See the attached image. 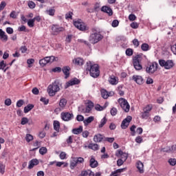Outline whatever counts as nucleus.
Here are the masks:
<instances>
[{"label":"nucleus","mask_w":176,"mask_h":176,"mask_svg":"<svg viewBox=\"0 0 176 176\" xmlns=\"http://www.w3.org/2000/svg\"><path fill=\"white\" fill-rule=\"evenodd\" d=\"M85 68L87 74H89V72L92 78H98V76H100L98 65L93 64L91 61H88L87 62Z\"/></svg>","instance_id":"f257e3e1"},{"label":"nucleus","mask_w":176,"mask_h":176,"mask_svg":"<svg viewBox=\"0 0 176 176\" xmlns=\"http://www.w3.org/2000/svg\"><path fill=\"white\" fill-rule=\"evenodd\" d=\"M47 91L50 97L56 96V93L60 91V80H56L52 84L50 85Z\"/></svg>","instance_id":"f03ea898"},{"label":"nucleus","mask_w":176,"mask_h":176,"mask_svg":"<svg viewBox=\"0 0 176 176\" xmlns=\"http://www.w3.org/2000/svg\"><path fill=\"white\" fill-rule=\"evenodd\" d=\"M104 38L101 34L99 32H95L92 34L89 37V41L90 43H92L93 45H96V43H98L100 41H101Z\"/></svg>","instance_id":"7ed1b4c3"},{"label":"nucleus","mask_w":176,"mask_h":176,"mask_svg":"<svg viewBox=\"0 0 176 176\" xmlns=\"http://www.w3.org/2000/svg\"><path fill=\"white\" fill-rule=\"evenodd\" d=\"M94 107V103L93 102L88 100L87 103V107L85 108L83 106L78 107V111L82 113H89Z\"/></svg>","instance_id":"20e7f679"},{"label":"nucleus","mask_w":176,"mask_h":176,"mask_svg":"<svg viewBox=\"0 0 176 176\" xmlns=\"http://www.w3.org/2000/svg\"><path fill=\"white\" fill-rule=\"evenodd\" d=\"M159 65L156 62H153L148 66L146 67V72L147 74H150V75H152L153 74H155L156 71H157V66Z\"/></svg>","instance_id":"39448f33"},{"label":"nucleus","mask_w":176,"mask_h":176,"mask_svg":"<svg viewBox=\"0 0 176 176\" xmlns=\"http://www.w3.org/2000/svg\"><path fill=\"white\" fill-rule=\"evenodd\" d=\"M159 64L161 67H164L165 69H171L174 67V62L171 60H160Z\"/></svg>","instance_id":"423d86ee"},{"label":"nucleus","mask_w":176,"mask_h":176,"mask_svg":"<svg viewBox=\"0 0 176 176\" xmlns=\"http://www.w3.org/2000/svg\"><path fill=\"white\" fill-rule=\"evenodd\" d=\"M118 102L121 107V108L124 111V112H129L130 111V104L129 102L126 100L124 98H120L118 100Z\"/></svg>","instance_id":"0eeeda50"},{"label":"nucleus","mask_w":176,"mask_h":176,"mask_svg":"<svg viewBox=\"0 0 176 176\" xmlns=\"http://www.w3.org/2000/svg\"><path fill=\"white\" fill-rule=\"evenodd\" d=\"M54 60H56V58L54 56H47L43 59H41L39 60V64H40L41 67H45V65H46V64H49V63H53L54 61Z\"/></svg>","instance_id":"6e6552de"},{"label":"nucleus","mask_w":176,"mask_h":176,"mask_svg":"<svg viewBox=\"0 0 176 176\" xmlns=\"http://www.w3.org/2000/svg\"><path fill=\"white\" fill-rule=\"evenodd\" d=\"M60 118L64 122H69L74 119V113L69 112H62L60 113Z\"/></svg>","instance_id":"1a4fd4ad"},{"label":"nucleus","mask_w":176,"mask_h":176,"mask_svg":"<svg viewBox=\"0 0 176 176\" xmlns=\"http://www.w3.org/2000/svg\"><path fill=\"white\" fill-rule=\"evenodd\" d=\"M138 57H140V55H138L134 57L133 58V67L136 71H141L142 69V65H141V63H140V59H138Z\"/></svg>","instance_id":"9d476101"},{"label":"nucleus","mask_w":176,"mask_h":176,"mask_svg":"<svg viewBox=\"0 0 176 176\" xmlns=\"http://www.w3.org/2000/svg\"><path fill=\"white\" fill-rule=\"evenodd\" d=\"M74 25L80 31H85L86 30V24L80 21H76L74 22Z\"/></svg>","instance_id":"9b49d317"},{"label":"nucleus","mask_w":176,"mask_h":176,"mask_svg":"<svg viewBox=\"0 0 176 176\" xmlns=\"http://www.w3.org/2000/svg\"><path fill=\"white\" fill-rule=\"evenodd\" d=\"M133 118L130 116H127L121 124V128L123 129H126V127H129V124H130V122H131V120Z\"/></svg>","instance_id":"f8f14e48"},{"label":"nucleus","mask_w":176,"mask_h":176,"mask_svg":"<svg viewBox=\"0 0 176 176\" xmlns=\"http://www.w3.org/2000/svg\"><path fill=\"white\" fill-rule=\"evenodd\" d=\"M116 156H117V157H121V160L126 162V160H127V157H129V154L126 153H123L122 150H118L116 153Z\"/></svg>","instance_id":"ddd939ff"},{"label":"nucleus","mask_w":176,"mask_h":176,"mask_svg":"<svg viewBox=\"0 0 176 176\" xmlns=\"http://www.w3.org/2000/svg\"><path fill=\"white\" fill-rule=\"evenodd\" d=\"M80 81L78 78H73L66 83L65 88L69 87V86H74L75 85H79Z\"/></svg>","instance_id":"4468645a"},{"label":"nucleus","mask_w":176,"mask_h":176,"mask_svg":"<svg viewBox=\"0 0 176 176\" xmlns=\"http://www.w3.org/2000/svg\"><path fill=\"white\" fill-rule=\"evenodd\" d=\"M64 28L63 27H60L57 25H54L52 27V30L54 34H58V32H63V31H64Z\"/></svg>","instance_id":"2eb2a0df"},{"label":"nucleus","mask_w":176,"mask_h":176,"mask_svg":"<svg viewBox=\"0 0 176 176\" xmlns=\"http://www.w3.org/2000/svg\"><path fill=\"white\" fill-rule=\"evenodd\" d=\"M132 79L136 82L138 85H142V83H144V78H142V76H133Z\"/></svg>","instance_id":"dca6fc26"},{"label":"nucleus","mask_w":176,"mask_h":176,"mask_svg":"<svg viewBox=\"0 0 176 176\" xmlns=\"http://www.w3.org/2000/svg\"><path fill=\"white\" fill-rule=\"evenodd\" d=\"M39 164V161L37 159H33L29 162L28 168H34V166H38Z\"/></svg>","instance_id":"f3484780"},{"label":"nucleus","mask_w":176,"mask_h":176,"mask_svg":"<svg viewBox=\"0 0 176 176\" xmlns=\"http://www.w3.org/2000/svg\"><path fill=\"white\" fill-rule=\"evenodd\" d=\"M62 71L64 75L65 76V79L69 77V71H71V67H69V66H64L62 68Z\"/></svg>","instance_id":"a211bd4d"},{"label":"nucleus","mask_w":176,"mask_h":176,"mask_svg":"<svg viewBox=\"0 0 176 176\" xmlns=\"http://www.w3.org/2000/svg\"><path fill=\"white\" fill-rule=\"evenodd\" d=\"M101 11L104 12V13H107L109 16H112L113 14V12H112V9L108 6H102L101 8Z\"/></svg>","instance_id":"6ab92c4d"},{"label":"nucleus","mask_w":176,"mask_h":176,"mask_svg":"<svg viewBox=\"0 0 176 176\" xmlns=\"http://www.w3.org/2000/svg\"><path fill=\"white\" fill-rule=\"evenodd\" d=\"M73 63L75 64V65H83L85 61L82 58H76L73 60Z\"/></svg>","instance_id":"aec40b11"},{"label":"nucleus","mask_w":176,"mask_h":176,"mask_svg":"<svg viewBox=\"0 0 176 176\" xmlns=\"http://www.w3.org/2000/svg\"><path fill=\"white\" fill-rule=\"evenodd\" d=\"M0 39L4 42H8V35L6 34L5 32L0 29Z\"/></svg>","instance_id":"412c9836"},{"label":"nucleus","mask_w":176,"mask_h":176,"mask_svg":"<svg viewBox=\"0 0 176 176\" xmlns=\"http://www.w3.org/2000/svg\"><path fill=\"white\" fill-rule=\"evenodd\" d=\"M59 107L61 108V109H65V107H67V99H60L59 102Z\"/></svg>","instance_id":"4be33fe9"},{"label":"nucleus","mask_w":176,"mask_h":176,"mask_svg":"<svg viewBox=\"0 0 176 176\" xmlns=\"http://www.w3.org/2000/svg\"><path fill=\"white\" fill-rule=\"evenodd\" d=\"M89 166L92 168H96V167L98 166V162L96 161L94 158H91V160H89Z\"/></svg>","instance_id":"5701e85b"},{"label":"nucleus","mask_w":176,"mask_h":176,"mask_svg":"<svg viewBox=\"0 0 176 176\" xmlns=\"http://www.w3.org/2000/svg\"><path fill=\"white\" fill-rule=\"evenodd\" d=\"M137 168L139 170L140 174L144 173V164H142L141 161L137 162Z\"/></svg>","instance_id":"b1692460"},{"label":"nucleus","mask_w":176,"mask_h":176,"mask_svg":"<svg viewBox=\"0 0 176 176\" xmlns=\"http://www.w3.org/2000/svg\"><path fill=\"white\" fill-rule=\"evenodd\" d=\"M82 131H83V126H80L78 128L72 129V133H73V134L78 135V134H80Z\"/></svg>","instance_id":"393cba45"},{"label":"nucleus","mask_w":176,"mask_h":176,"mask_svg":"<svg viewBox=\"0 0 176 176\" xmlns=\"http://www.w3.org/2000/svg\"><path fill=\"white\" fill-rule=\"evenodd\" d=\"M109 82L110 83V85H118V81L115 76H111L109 79Z\"/></svg>","instance_id":"a878e982"},{"label":"nucleus","mask_w":176,"mask_h":176,"mask_svg":"<svg viewBox=\"0 0 176 176\" xmlns=\"http://www.w3.org/2000/svg\"><path fill=\"white\" fill-rule=\"evenodd\" d=\"M94 120V117L93 116H89L88 117L87 119H85L83 121V123L85 124V126H88L89 124H90V123H91V122H93Z\"/></svg>","instance_id":"bb28decb"},{"label":"nucleus","mask_w":176,"mask_h":176,"mask_svg":"<svg viewBox=\"0 0 176 176\" xmlns=\"http://www.w3.org/2000/svg\"><path fill=\"white\" fill-rule=\"evenodd\" d=\"M101 96H102V98H104V100H107V98H108V97H109L111 96V92L108 93L107 91V90L102 89L101 90Z\"/></svg>","instance_id":"cd10ccee"},{"label":"nucleus","mask_w":176,"mask_h":176,"mask_svg":"<svg viewBox=\"0 0 176 176\" xmlns=\"http://www.w3.org/2000/svg\"><path fill=\"white\" fill-rule=\"evenodd\" d=\"M77 166H78V162L76 161V158L73 157L70 162V168L72 170H74V168H75V167H76Z\"/></svg>","instance_id":"c85d7f7f"},{"label":"nucleus","mask_w":176,"mask_h":176,"mask_svg":"<svg viewBox=\"0 0 176 176\" xmlns=\"http://www.w3.org/2000/svg\"><path fill=\"white\" fill-rule=\"evenodd\" d=\"M89 149H92L93 151H98L100 146L97 144L91 143L88 145Z\"/></svg>","instance_id":"c756f323"},{"label":"nucleus","mask_w":176,"mask_h":176,"mask_svg":"<svg viewBox=\"0 0 176 176\" xmlns=\"http://www.w3.org/2000/svg\"><path fill=\"white\" fill-rule=\"evenodd\" d=\"M107 122H108L107 117H104L100 122V124L98 125L99 129H102V127H104V126L107 124Z\"/></svg>","instance_id":"7c9ffc66"},{"label":"nucleus","mask_w":176,"mask_h":176,"mask_svg":"<svg viewBox=\"0 0 176 176\" xmlns=\"http://www.w3.org/2000/svg\"><path fill=\"white\" fill-rule=\"evenodd\" d=\"M102 140H103V138H102V135H101V134L96 135L94 137V142H101V141H102Z\"/></svg>","instance_id":"2f4dec72"},{"label":"nucleus","mask_w":176,"mask_h":176,"mask_svg":"<svg viewBox=\"0 0 176 176\" xmlns=\"http://www.w3.org/2000/svg\"><path fill=\"white\" fill-rule=\"evenodd\" d=\"M152 111V105L147 104L145 107L143 108V113H150Z\"/></svg>","instance_id":"473e14b6"},{"label":"nucleus","mask_w":176,"mask_h":176,"mask_svg":"<svg viewBox=\"0 0 176 176\" xmlns=\"http://www.w3.org/2000/svg\"><path fill=\"white\" fill-rule=\"evenodd\" d=\"M54 129L57 133L60 131V122L57 120L54 121Z\"/></svg>","instance_id":"72a5a7b5"},{"label":"nucleus","mask_w":176,"mask_h":176,"mask_svg":"<svg viewBox=\"0 0 176 176\" xmlns=\"http://www.w3.org/2000/svg\"><path fill=\"white\" fill-rule=\"evenodd\" d=\"M45 13L47 14H49V16H54L56 13V9H54V7H52V8H50L45 11Z\"/></svg>","instance_id":"f704fd0d"},{"label":"nucleus","mask_w":176,"mask_h":176,"mask_svg":"<svg viewBox=\"0 0 176 176\" xmlns=\"http://www.w3.org/2000/svg\"><path fill=\"white\" fill-rule=\"evenodd\" d=\"M34 108V105L29 104L26 107H24L23 112L24 113H28L30 111H31Z\"/></svg>","instance_id":"c9c22d12"},{"label":"nucleus","mask_w":176,"mask_h":176,"mask_svg":"<svg viewBox=\"0 0 176 176\" xmlns=\"http://www.w3.org/2000/svg\"><path fill=\"white\" fill-rule=\"evenodd\" d=\"M141 49L143 52H148L149 50V45L147 43H143L141 46Z\"/></svg>","instance_id":"e433bc0d"},{"label":"nucleus","mask_w":176,"mask_h":176,"mask_svg":"<svg viewBox=\"0 0 176 176\" xmlns=\"http://www.w3.org/2000/svg\"><path fill=\"white\" fill-rule=\"evenodd\" d=\"M25 140H26L27 142H31V141H32V140H34V136H32V135H31L30 133H28V134H26Z\"/></svg>","instance_id":"4c0bfd02"},{"label":"nucleus","mask_w":176,"mask_h":176,"mask_svg":"<svg viewBox=\"0 0 176 176\" xmlns=\"http://www.w3.org/2000/svg\"><path fill=\"white\" fill-rule=\"evenodd\" d=\"M40 155H46L47 153V148L46 147H41L39 149Z\"/></svg>","instance_id":"58836bf2"},{"label":"nucleus","mask_w":176,"mask_h":176,"mask_svg":"<svg viewBox=\"0 0 176 176\" xmlns=\"http://www.w3.org/2000/svg\"><path fill=\"white\" fill-rule=\"evenodd\" d=\"M28 27H30V28H32V27H34V25H35V21L34 20V19H30V20L28 21Z\"/></svg>","instance_id":"ea45409f"},{"label":"nucleus","mask_w":176,"mask_h":176,"mask_svg":"<svg viewBox=\"0 0 176 176\" xmlns=\"http://www.w3.org/2000/svg\"><path fill=\"white\" fill-rule=\"evenodd\" d=\"M66 142L67 144H68V145H71V144L74 142V135L69 136L68 138L66 140Z\"/></svg>","instance_id":"a19ab883"},{"label":"nucleus","mask_w":176,"mask_h":176,"mask_svg":"<svg viewBox=\"0 0 176 176\" xmlns=\"http://www.w3.org/2000/svg\"><path fill=\"white\" fill-rule=\"evenodd\" d=\"M78 42L79 43H84V45H86L87 46H90V43H88V41H86V40H83L82 38H79V39H78Z\"/></svg>","instance_id":"79ce46f5"},{"label":"nucleus","mask_w":176,"mask_h":176,"mask_svg":"<svg viewBox=\"0 0 176 176\" xmlns=\"http://www.w3.org/2000/svg\"><path fill=\"white\" fill-rule=\"evenodd\" d=\"M59 157L61 159V160H65V159H67V153L64 151H62L59 155Z\"/></svg>","instance_id":"37998d69"},{"label":"nucleus","mask_w":176,"mask_h":176,"mask_svg":"<svg viewBox=\"0 0 176 176\" xmlns=\"http://www.w3.org/2000/svg\"><path fill=\"white\" fill-rule=\"evenodd\" d=\"M75 158H76V160L77 162V164H80L85 162V159L82 157H75Z\"/></svg>","instance_id":"c03bdc74"},{"label":"nucleus","mask_w":176,"mask_h":176,"mask_svg":"<svg viewBox=\"0 0 176 176\" xmlns=\"http://www.w3.org/2000/svg\"><path fill=\"white\" fill-rule=\"evenodd\" d=\"M110 113L112 116H116V115L118 113V109L115 107H113L110 111Z\"/></svg>","instance_id":"a18cd8bd"},{"label":"nucleus","mask_w":176,"mask_h":176,"mask_svg":"<svg viewBox=\"0 0 176 176\" xmlns=\"http://www.w3.org/2000/svg\"><path fill=\"white\" fill-rule=\"evenodd\" d=\"M23 105H24V100H19L16 102V107H18V108H21Z\"/></svg>","instance_id":"49530a36"},{"label":"nucleus","mask_w":176,"mask_h":176,"mask_svg":"<svg viewBox=\"0 0 176 176\" xmlns=\"http://www.w3.org/2000/svg\"><path fill=\"white\" fill-rule=\"evenodd\" d=\"M168 163L170 166H175L176 164V159L170 158L168 160Z\"/></svg>","instance_id":"de8ad7c7"},{"label":"nucleus","mask_w":176,"mask_h":176,"mask_svg":"<svg viewBox=\"0 0 176 176\" xmlns=\"http://www.w3.org/2000/svg\"><path fill=\"white\" fill-rule=\"evenodd\" d=\"M151 116V113L142 112V119H148Z\"/></svg>","instance_id":"09e8293b"},{"label":"nucleus","mask_w":176,"mask_h":176,"mask_svg":"<svg viewBox=\"0 0 176 176\" xmlns=\"http://www.w3.org/2000/svg\"><path fill=\"white\" fill-rule=\"evenodd\" d=\"M27 123H28V118H27L25 117L22 118L21 124L24 126L25 124H27Z\"/></svg>","instance_id":"8fccbe9b"},{"label":"nucleus","mask_w":176,"mask_h":176,"mask_svg":"<svg viewBox=\"0 0 176 176\" xmlns=\"http://www.w3.org/2000/svg\"><path fill=\"white\" fill-rule=\"evenodd\" d=\"M135 129H136L135 125H133V126L131 127V129H130V130H131V135H132V136H133V137H134V135H135Z\"/></svg>","instance_id":"3c124183"},{"label":"nucleus","mask_w":176,"mask_h":176,"mask_svg":"<svg viewBox=\"0 0 176 176\" xmlns=\"http://www.w3.org/2000/svg\"><path fill=\"white\" fill-rule=\"evenodd\" d=\"M0 174H5V165L0 163Z\"/></svg>","instance_id":"603ef678"},{"label":"nucleus","mask_w":176,"mask_h":176,"mask_svg":"<svg viewBox=\"0 0 176 176\" xmlns=\"http://www.w3.org/2000/svg\"><path fill=\"white\" fill-rule=\"evenodd\" d=\"M28 5L30 9H34L36 4L34 1H28Z\"/></svg>","instance_id":"864d4df0"},{"label":"nucleus","mask_w":176,"mask_h":176,"mask_svg":"<svg viewBox=\"0 0 176 176\" xmlns=\"http://www.w3.org/2000/svg\"><path fill=\"white\" fill-rule=\"evenodd\" d=\"M4 104L7 107H10V105H12V100H10V98L6 99Z\"/></svg>","instance_id":"5fc2aeb1"},{"label":"nucleus","mask_w":176,"mask_h":176,"mask_svg":"<svg viewBox=\"0 0 176 176\" xmlns=\"http://www.w3.org/2000/svg\"><path fill=\"white\" fill-rule=\"evenodd\" d=\"M76 120L78 122H84L85 117H83V116H82V115H78L76 117Z\"/></svg>","instance_id":"6e6d98bb"},{"label":"nucleus","mask_w":176,"mask_h":176,"mask_svg":"<svg viewBox=\"0 0 176 176\" xmlns=\"http://www.w3.org/2000/svg\"><path fill=\"white\" fill-rule=\"evenodd\" d=\"M133 43L135 47H138L140 46V41H138V39L135 38L133 40Z\"/></svg>","instance_id":"4d7b16f0"},{"label":"nucleus","mask_w":176,"mask_h":176,"mask_svg":"<svg viewBox=\"0 0 176 176\" xmlns=\"http://www.w3.org/2000/svg\"><path fill=\"white\" fill-rule=\"evenodd\" d=\"M95 109L96 111H104V109H105V107H102L100 104H96L95 106Z\"/></svg>","instance_id":"13d9d810"},{"label":"nucleus","mask_w":176,"mask_h":176,"mask_svg":"<svg viewBox=\"0 0 176 176\" xmlns=\"http://www.w3.org/2000/svg\"><path fill=\"white\" fill-rule=\"evenodd\" d=\"M126 56H133V50L131 48H128L126 50Z\"/></svg>","instance_id":"bf43d9fd"},{"label":"nucleus","mask_w":176,"mask_h":176,"mask_svg":"<svg viewBox=\"0 0 176 176\" xmlns=\"http://www.w3.org/2000/svg\"><path fill=\"white\" fill-rule=\"evenodd\" d=\"M135 19H137V16H135V15H134L133 14H129V20L130 21H135Z\"/></svg>","instance_id":"052dcab7"},{"label":"nucleus","mask_w":176,"mask_h":176,"mask_svg":"<svg viewBox=\"0 0 176 176\" xmlns=\"http://www.w3.org/2000/svg\"><path fill=\"white\" fill-rule=\"evenodd\" d=\"M112 27H113L114 28L118 27V25H119V21L115 19L113 21L112 23H111Z\"/></svg>","instance_id":"680f3d73"},{"label":"nucleus","mask_w":176,"mask_h":176,"mask_svg":"<svg viewBox=\"0 0 176 176\" xmlns=\"http://www.w3.org/2000/svg\"><path fill=\"white\" fill-rule=\"evenodd\" d=\"M5 67H6V63H5V60H2L0 62V69H5Z\"/></svg>","instance_id":"e2e57ef3"},{"label":"nucleus","mask_w":176,"mask_h":176,"mask_svg":"<svg viewBox=\"0 0 176 176\" xmlns=\"http://www.w3.org/2000/svg\"><path fill=\"white\" fill-rule=\"evenodd\" d=\"M10 16L12 19H17V13L16 12V11H12L10 14Z\"/></svg>","instance_id":"0e129e2a"},{"label":"nucleus","mask_w":176,"mask_h":176,"mask_svg":"<svg viewBox=\"0 0 176 176\" xmlns=\"http://www.w3.org/2000/svg\"><path fill=\"white\" fill-rule=\"evenodd\" d=\"M61 71H63V69H61V67H56L52 69L53 72L60 73V72H61Z\"/></svg>","instance_id":"69168bd1"},{"label":"nucleus","mask_w":176,"mask_h":176,"mask_svg":"<svg viewBox=\"0 0 176 176\" xmlns=\"http://www.w3.org/2000/svg\"><path fill=\"white\" fill-rule=\"evenodd\" d=\"M72 14H73L72 12H69L65 14V19L67 20H68V19H72Z\"/></svg>","instance_id":"338daca9"},{"label":"nucleus","mask_w":176,"mask_h":176,"mask_svg":"<svg viewBox=\"0 0 176 176\" xmlns=\"http://www.w3.org/2000/svg\"><path fill=\"white\" fill-rule=\"evenodd\" d=\"M89 175V170H82L78 176H87Z\"/></svg>","instance_id":"774afa93"}]
</instances>
